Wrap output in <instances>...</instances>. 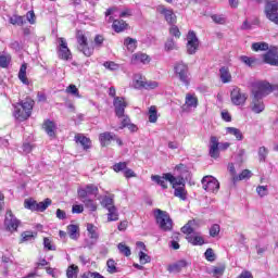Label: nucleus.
Wrapping results in <instances>:
<instances>
[{
    "mask_svg": "<svg viewBox=\"0 0 278 278\" xmlns=\"http://www.w3.org/2000/svg\"><path fill=\"white\" fill-rule=\"evenodd\" d=\"M275 90H278V85H270L268 81H258L254 84L252 89V102L250 104V109L254 114H262V112L266 110L263 98L268 97V94L275 92Z\"/></svg>",
    "mask_w": 278,
    "mask_h": 278,
    "instance_id": "nucleus-1",
    "label": "nucleus"
},
{
    "mask_svg": "<svg viewBox=\"0 0 278 278\" xmlns=\"http://www.w3.org/2000/svg\"><path fill=\"white\" fill-rule=\"evenodd\" d=\"M31 110H34V100L26 99L14 105L13 116L16 121H27L31 116Z\"/></svg>",
    "mask_w": 278,
    "mask_h": 278,
    "instance_id": "nucleus-2",
    "label": "nucleus"
},
{
    "mask_svg": "<svg viewBox=\"0 0 278 278\" xmlns=\"http://www.w3.org/2000/svg\"><path fill=\"white\" fill-rule=\"evenodd\" d=\"M197 220H189L182 228V233H187V240L193 247H203L205 244V239H203L199 233H193L195 229Z\"/></svg>",
    "mask_w": 278,
    "mask_h": 278,
    "instance_id": "nucleus-3",
    "label": "nucleus"
},
{
    "mask_svg": "<svg viewBox=\"0 0 278 278\" xmlns=\"http://www.w3.org/2000/svg\"><path fill=\"white\" fill-rule=\"evenodd\" d=\"M151 179L152 181H155L157 186H161L163 190H166L168 188V185H166V181H169L173 188H176V186H184V178L175 177L170 173L163 174V176L152 175Z\"/></svg>",
    "mask_w": 278,
    "mask_h": 278,
    "instance_id": "nucleus-4",
    "label": "nucleus"
},
{
    "mask_svg": "<svg viewBox=\"0 0 278 278\" xmlns=\"http://www.w3.org/2000/svg\"><path fill=\"white\" fill-rule=\"evenodd\" d=\"M174 72L176 77H178L179 81L181 84H185L186 86H190V67H188V64L184 62H177L174 65Z\"/></svg>",
    "mask_w": 278,
    "mask_h": 278,
    "instance_id": "nucleus-5",
    "label": "nucleus"
},
{
    "mask_svg": "<svg viewBox=\"0 0 278 278\" xmlns=\"http://www.w3.org/2000/svg\"><path fill=\"white\" fill-rule=\"evenodd\" d=\"M154 216L160 229L163 231H170L173 229V219H170V215L166 211L157 208L154 211Z\"/></svg>",
    "mask_w": 278,
    "mask_h": 278,
    "instance_id": "nucleus-6",
    "label": "nucleus"
},
{
    "mask_svg": "<svg viewBox=\"0 0 278 278\" xmlns=\"http://www.w3.org/2000/svg\"><path fill=\"white\" fill-rule=\"evenodd\" d=\"M76 40H77V49L80 53H84L86 58H90L94 53V48L88 45V37L84 34V31L78 30L76 33Z\"/></svg>",
    "mask_w": 278,
    "mask_h": 278,
    "instance_id": "nucleus-7",
    "label": "nucleus"
},
{
    "mask_svg": "<svg viewBox=\"0 0 278 278\" xmlns=\"http://www.w3.org/2000/svg\"><path fill=\"white\" fill-rule=\"evenodd\" d=\"M264 14L270 23L278 26V1L268 0L265 3Z\"/></svg>",
    "mask_w": 278,
    "mask_h": 278,
    "instance_id": "nucleus-8",
    "label": "nucleus"
},
{
    "mask_svg": "<svg viewBox=\"0 0 278 278\" xmlns=\"http://www.w3.org/2000/svg\"><path fill=\"white\" fill-rule=\"evenodd\" d=\"M159 86L160 83L155 80H148L141 74H136L134 77V88H137L138 90L141 88H144L146 90H155V88H159Z\"/></svg>",
    "mask_w": 278,
    "mask_h": 278,
    "instance_id": "nucleus-9",
    "label": "nucleus"
},
{
    "mask_svg": "<svg viewBox=\"0 0 278 278\" xmlns=\"http://www.w3.org/2000/svg\"><path fill=\"white\" fill-rule=\"evenodd\" d=\"M49 205H51V199L49 198L39 203L34 199H26L24 201V207L30 210V212H45Z\"/></svg>",
    "mask_w": 278,
    "mask_h": 278,
    "instance_id": "nucleus-10",
    "label": "nucleus"
},
{
    "mask_svg": "<svg viewBox=\"0 0 278 278\" xmlns=\"http://www.w3.org/2000/svg\"><path fill=\"white\" fill-rule=\"evenodd\" d=\"M202 188L205 192L216 193L220 190V182L214 176H204L202 178Z\"/></svg>",
    "mask_w": 278,
    "mask_h": 278,
    "instance_id": "nucleus-11",
    "label": "nucleus"
},
{
    "mask_svg": "<svg viewBox=\"0 0 278 278\" xmlns=\"http://www.w3.org/2000/svg\"><path fill=\"white\" fill-rule=\"evenodd\" d=\"M199 51V38L194 30H190L187 35V53L194 55Z\"/></svg>",
    "mask_w": 278,
    "mask_h": 278,
    "instance_id": "nucleus-12",
    "label": "nucleus"
},
{
    "mask_svg": "<svg viewBox=\"0 0 278 278\" xmlns=\"http://www.w3.org/2000/svg\"><path fill=\"white\" fill-rule=\"evenodd\" d=\"M156 12L164 16L166 23L169 25H175V23H177V15H175L173 9L166 8L164 4H160L156 7Z\"/></svg>",
    "mask_w": 278,
    "mask_h": 278,
    "instance_id": "nucleus-13",
    "label": "nucleus"
},
{
    "mask_svg": "<svg viewBox=\"0 0 278 278\" xmlns=\"http://www.w3.org/2000/svg\"><path fill=\"white\" fill-rule=\"evenodd\" d=\"M263 60L265 64L270 66H278V47L270 46L265 54H263Z\"/></svg>",
    "mask_w": 278,
    "mask_h": 278,
    "instance_id": "nucleus-14",
    "label": "nucleus"
},
{
    "mask_svg": "<svg viewBox=\"0 0 278 278\" xmlns=\"http://www.w3.org/2000/svg\"><path fill=\"white\" fill-rule=\"evenodd\" d=\"M59 58L61 60H71L73 54L71 53V49H68V43H66V39L59 38V50H58Z\"/></svg>",
    "mask_w": 278,
    "mask_h": 278,
    "instance_id": "nucleus-15",
    "label": "nucleus"
},
{
    "mask_svg": "<svg viewBox=\"0 0 278 278\" xmlns=\"http://www.w3.org/2000/svg\"><path fill=\"white\" fill-rule=\"evenodd\" d=\"M230 99L233 105H244V103H247L248 96L247 93L242 92L240 88L236 87L230 93Z\"/></svg>",
    "mask_w": 278,
    "mask_h": 278,
    "instance_id": "nucleus-16",
    "label": "nucleus"
},
{
    "mask_svg": "<svg viewBox=\"0 0 278 278\" xmlns=\"http://www.w3.org/2000/svg\"><path fill=\"white\" fill-rule=\"evenodd\" d=\"M220 142L218 141L216 136H212L210 138V144H208V155L213 157V160H218L220 157Z\"/></svg>",
    "mask_w": 278,
    "mask_h": 278,
    "instance_id": "nucleus-17",
    "label": "nucleus"
},
{
    "mask_svg": "<svg viewBox=\"0 0 278 278\" xmlns=\"http://www.w3.org/2000/svg\"><path fill=\"white\" fill-rule=\"evenodd\" d=\"M4 225L9 229V231H16L18 229L20 222L14 217L12 211H8L4 219Z\"/></svg>",
    "mask_w": 278,
    "mask_h": 278,
    "instance_id": "nucleus-18",
    "label": "nucleus"
},
{
    "mask_svg": "<svg viewBox=\"0 0 278 278\" xmlns=\"http://www.w3.org/2000/svg\"><path fill=\"white\" fill-rule=\"evenodd\" d=\"M131 64H149L151 62V56L143 52H137L131 55L130 60Z\"/></svg>",
    "mask_w": 278,
    "mask_h": 278,
    "instance_id": "nucleus-19",
    "label": "nucleus"
},
{
    "mask_svg": "<svg viewBox=\"0 0 278 278\" xmlns=\"http://www.w3.org/2000/svg\"><path fill=\"white\" fill-rule=\"evenodd\" d=\"M113 105L115 108L116 116H123V114H125V108H127V102L125 101V98L116 97Z\"/></svg>",
    "mask_w": 278,
    "mask_h": 278,
    "instance_id": "nucleus-20",
    "label": "nucleus"
},
{
    "mask_svg": "<svg viewBox=\"0 0 278 278\" xmlns=\"http://www.w3.org/2000/svg\"><path fill=\"white\" fill-rule=\"evenodd\" d=\"M174 195L180 199L181 201H186L188 199V191H186V180L182 178V185H177L174 188Z\"/></svg>",
    "mask_w": 278,
    "mask_h": 278,
    "instance_id": "nucleus-21",
    "label": "nucleus"
},
{
    "mask_svg": "<svg viewBox=\"0 0 278 278\" xmlns=\"http://www.w3.org/2000/svg\"><path fill=\"white\" fill-rule=\"evenodd\" d=\"M99 140L101 143V147H108L112 140H116V135L112 132H102L99 135Z\"/></svg>",
    "mask_w": 278,
    "mask_h": 278,
    "instance_id": "nucleus-22",
    "label": "nucleus"
},
{
    "mask_svg": "<svg viewBox=\"0 0 278 278\" xmlns=\"http://www.w3.org/2000/svg\"><path fill=\"white\" fill-rule=\"evenodd\" d=\"M117 118H119L122 125L119 129H125V127H128V129H130L131 131H136L138 129L136 125L131 124V119H129V116L123 114L122 116H117Z\"/></svg>",
    "mask_w": 278,
    "mask_h": 278,
    "instance_id": "nucleus-23",
    "label": "nucleus"
},
{
    "mask_svg": "<svg viewBox=\"0 0 278 278\" xmlns=\"http://www.w3.org/2000/svg\"><path fill=\"white\" fill-rule=\"evenodd\" d=\"M42 127L50 138H55V130L58 129V127L55 126L54 122L48 119L43 123Z\"/></svg>",
    "mask_w": 278,
    "mask_h": 278,
    "instance_id": "nucleus-24",
    "label": "nucleus"
},
{
    "mask_svg": "<svg viewBox=\"0 0 278 278\" xmlns=\"http://www.w3.org/2000/svg\"><path fill=\"white\" fill-rule=\"evenodd\" d=\"M18 79L25 86H29V78H27V63H23L21 65V68H20V72H18Z\"/></svg>",
    "mask_w": 278,
    "mask_h": 278,
    "instance_id": "nucleus-25",
    "label": "nucleus"
},
{
    "mask_svg": "<svg viewBox=\"0 0 278 278\" xmlns=\"http://www.w3.org/2000/svg\"><path fill=\"white\" fill-rule=\"evenodd\" d=\"M219 77L223 84H231V72H229V67L219 68Z\"/></svg>",
    "mask_w": 278,
    "mask_h": 278,
    "instance_id": "nucleus-26",
    "label": "nucleus"
},
{
    "mask_svg": "<svg viewBox=\"0 0 278 278\" xmlns=\"http://www.w3.org/2000/svg\"><path fill=\"white\" fill-rule=\"evenodd\" d=\"M75 141L79 144H81V147L85 149V150H88L90 149V147L92 146V141H90L89 138H87L86 136L84 135H76L75 136Z\"/></svg>",
    "mask_w": 278,
    "mask_h": 278,
    "instance_id": "nucleus-27",
    "label": "nucleus"
},
{
    "mask_svg": "<svg viewBox=\"0 0 278 278\" xmlns=\"http://www.w3.org/2000/svg\"><path fill=\"white\" fill-rule=\"evenodd\" d=\"M12 62V55L5 51L0 52V68H8Z\"/></svg>",
    "mask_w": 278,
    "mask_h": 278,
    "instance_id": "nucleus-28",
    "label": "nucleus"
},
{
    "mask_svg": "<svg viewBox=\"0 0 278 278\" xmlns=\"http://www.w3.org/2000/svg\"><path fill=\"white\" fill-rule=\"evenodd\" d=\"M87 231L89 233V238L97 242L99 240V228L93 224H87Z\"/></svg>",
    "mask_w": 278,
    "mask_h": 278,
    "instance_id": "nucleus-29",
    "label": "nucleus"
},
{
    "mask_svg": "<svg viewBox=\"0 0 278 278\" xmlns=\"http://www.w3.org/2000/svg\"><path fill=\"white\" fill-rule=\"evenodd\" d=\"M186 266H188V262H186L185 260H181L173 265H169L168 270L169 273H179L181 268H186Z\"/></svg>",
    "mask_w": 278,
    "mask_h": 278,
    "instance_id": "nucleus-30",
    "label": "nucleus"
},
{
    "mask_svg": "<svg viewBox=\"0 0 278 278\" xmlns=\"http://www.w3.org/2000/svg\"><path fill=\"white\" fill-rule=\"evenodd\" d=\"M101 205L105 210H110L112 207H116L114 205V195H104L101 200Z\"/></svg>",
    "mask_w": 278,
    "mask_h": 278,
    "instance_id": "nucleus-31",
    "label": "nucleus"
},
{
    "mask_svg": "<svg viewBox=\"0 0 278 278\" xmlns=\"http://www.w3.org/2000/svg\"><path fill=\"white\" fill-rule=\"evenodd\" d=\"M67 233L72 240H77V238H79V226L73 224L68 225Z\"/></svg>",
    "mask_w": 278,
    "mask_h": 278,
    "instance_id": "nucleus-32",
    "label": "nucleus"
},
{
    "mask_svg": "<svg viewBox=\"0 0 278 278\" xmlns=\"http://www.w3.org/2000/svg\"><path fill=\"white\" fill-rule=\"evenodd\" d=\"M112 27L114 31L121 34V31H125V29H127V23H125L123 20H115L113 21Z\"/></svg>",
    "mask_w": 278,
    "mask_h": 278,
    "instance_id": "nucleus-33",
    "label": "nucleus"
},
{
    "mask_svg": "<svg viewBox=\"0 0 278 278\" xmlns=\"http://www.w3.org/2000/svg\"><path fill=\"white\" fill-rule=\"evenodd\" d=\"M124 45L125 47L128 49V51H130L131 53H134V51H136L137 47H138V41L131 37H127L124 40Z\"/></svg>",
    "mask_w": 278,
    "mask_h": 278,
    "instance_id": "nucleus-34",
    "label": "nucleus"
},
{
    "mask_svg": "<svg viewBox=\"0 0 278 278\" xmlns=\"http://www.w3.org/2000/svg\"><path fill=\"white\" fill-rule=\"evenodd\" d=\"M108 210V222L112 223V222H116L118 220V208H116V206H113L111 208H106Z\"/></svg>",
    "mask_w": 278,
    "mask_h": 278,
    "instance_id": "nucleus-35",
    "label": "nucleus"
},
{
    "mask_svg": "<svg viewBox=\"0 0 278 278\" xmlns=\"http://www.w3.org/2000/svg\"><path fill=\"white\" fill-rule=\"evenodd\" d=\"M251 170L249 169H244L241 172V174L239 176H233L232 177V182L236 184L237 181H242L244 179H251Z\"/></svg>",
    "mask_w": 278,
    "mask_h": 278,
    "instance_id": "nucleus-36",
    "label": "nucleus"
},
{
    "mask_svg": "<svg viewBox=\"0 0 278 278\" xmlns=\"http://www.w3.org/2000/svg\"><path fill=\"white\" fill-rule=\"evenodd\" d=\"M227 134H230V136H235L237 140H243L244 136L242 135V131L236 127H227L226 128Z\"/></svg>",
    "mask_w": 278,
    "mask_h": 278,
    "instance_id": "nucleus-37",
    "label": "nucleus"
},
{
    "mask_svg": "<svg viewBox=\"0 0 278 278\" xmlns=\"http://www.w3.org/2000/svg\"><path fill=\"white\" fill-rule=\"evenodd\" d=\"M186 105H188V108H197V105H199V100L194 97V94L187 93Z\"/></svg>",
    "mask_w": 278,
    "mask_h": 278,
    "instance_id": "nucleus-38",
    "label": "nucleus"
},
{
    "mask_svg": "<svg viewBox=\"0 0 278 278\" xmlns=\"http://www.w3.org/2000/svg\"><path fill=\"white\" fill-rule=\"evenodd\" d=\"M66 94H71L72 97H76V99H81V94H79V89L75 85H70L65 89Z\"/></svg>",
    "mask_w": 278,
    "mask_h": 278,
    "instance_id": "nucleus-39",
    "label": "nucleus"
},
{
    "mask_svg": "<svg viewBox=\"0 0 278 278\" xmlns=\"http://www.w3.org/2000/svg\"><path fill=\"white\" fill-rule=\"evenodd\" d=\"M270 47L266 42L252 43V51H268Z\"/></svg>",
    "mask_w": 278,
    "mask_h": 278,
    "instance_id": "nucleus-40",
    "label": "nucleus"
},
{
    "mask_svg": "<svg viewBox=\"0 0 278 278\" xmlns=\"http://www.w3.org/2000/svg\"><path fill=\"white\" fill-rule=\"evenodd\" d=\"M148 116L149 123H157V108L154 105L150 106Z\"/></svg>",
    "mask_w": 278,
    "mask_h": 278,
    "instance_id": "nucleus-41",
    "label": "nucleus"
},
{
    "mask_svg": "<svg viewBox=\"0 0 278 278\" xmlns=\"http://www.w3.org/2000/svg\"><path fill=\"white\" fill-rule=\"evenodd\" d=\"M77 275H79V267L71 265L66 270L67 278H77Z\"/></svg>",
    "mask_w": 278,
    "mask_h": 278,
    "instance_id": "nucleus-42",
    "label": "nucleus"
},
{
    "mask_svg": "<svg viewBox=\"0 0 278 278\" xmlns=\"http://www.w3.org/2000/svg\"><path fill=\"white\" fill-rule=\"evenodd\" d=\"M117 249L122 255H125V257H129V255H131V249L125 243H118Z\"/></svg>",
    "mask_w": 278,
    "mask_h": 278,
    "instance_id": "nucleus-43",
    "label": "nucleus"
},
{
    "mask_svg": "<svg viewBox=\"0 0 278 278\" xmlns=\"http://www.w3.org/2000/svg\"><path fill=\"white\" fill-rule=\"evenodd\" d=\"M240 60L247 66H255V64L257 63V59L251 58V56H247V55L240 56Z\"/></svg>",
    "mask_w": 278,
    "mask_h": 278,
    "instance_id": "nucleus-44",
    "label": "nucleus"
},
{
    "mask_svg": "<svg viewBox=\"0 0 278 278\" xmlns=\"http://www.w3.org/2000/svg\"><path fill=\"white\" fill-rule=\"evenodd\" d=\"M106 266H108V273H110V275H114V273H118V269L116 268V261L110 258L106 262Z\"/></svg>",
    "mask_w": 278,
    "mask_h": 278,
    "instance_id": "nucleus-45",
    "label": "nucleus"
},
{
    "mask_svg": "<svg viewBox=\"0 0 278 278\" xmlns=\"http://www.w3.org/2000/svg\"><path fill=\"white\" fill-rule=\"evenodd\" d=\"M213 23L217 25H225L227 23V18L224 15L214 14L211 16Z\"/></svg>",
    "mask_w": 278,
    "mask_h": 278,
    "instance_id": "nucleus-46",
    "label": "nucleus"
},
{
    "mask_svg": "<svg viewBox=\"0 0 278 278\" xmlns=\"http://www.w3.org/2000/svg\"><path fill=\"white\" fill-rule=\"evenodd\" d=\"M34 240H36V235L31 231H25L22 233V242H31Z\"/></svg>",
    "mask_w": 278,
    "mask_h": 278,
    "instance_id": "nucleus-47",
    "label": "nucleus"
},
{
    "mask_svg": "<svg viewBox=\"0 0 278 278\" xmlns=\"http://www.w3.org/2000/svg\"><path fill=\"white\" fill-rule=\"evenodd\" d=\"M205 260L207 262H216V254L214 253V250L212 248H208L204 253Z\"/></svg>",
    "mask_w": 278,
    "mask_h": 278,
    "instance_id": "nucleus-48",
    "label": "nucleus"
},
{
    "mask_svg": "<svg viewBox=\"0 0 278 278\" xmlns=\"http://www.w3.org/2000/svg\"><path fill=\"white\" fill-rule=\"evenodd\" d=\"M103 42H105V37H103V35H96V37L93 38L94 47L101 49V47H103Z\"/></svg>",
    "mask_w": 278,
    "mask_h": 278,
    "instance_id": "nucleus-49",
    "label": "nucleus"
},
{
    "mask_svg": "<svg viewBox=\"0 0 278 278\" xmlns=\"http://www.w3.org/2000/svg\"><path fill=\"white\" fill-rule=\"evenodd\" d=\"M83 203H85V206L88 207V210H90L91 212H96L97 203H94V201L87 198V199L83 200Z\"/></svg>",
    "mask_w": 278,
    "mask_h": 278,
    "instance_id": "nucleus-50",
    "label": "nucleus"
},
{
    "mask_svg": "<svg viewBox=\"0 0 278 278\" xmlns=\"http://www.w3.org/2000/svg\"><path fill=\"white\" fill-rule=\"evenodd\" d=\"M103 66H105L109 71H118L121 68V65L116 64L113 61L104 62Z\"/></svg>",
    "mask_w": 278,
    "mask_h": 278,
    "instance_id": "nucleus-51",
    "label": "nucleus"
},
{
    "mask_svg": "<svg viewBox=\"0 0 278 278\" xmlns=\"http://www.w3.org/2000/svg\"><path fill=\"white\" fill-rule=\"evenodd\" d=\"M268 155V149L266 147H261L258 149L260 162H266V156Z\"/></svg>",
    "mask_w": 278,
    "mask_h": 278,
    "instance_id": "nucleus-52",
    "label": "nucleus"
},
{
    "mask_svg": "<svg viewBox=\"0 0 278 278\" xmlns=\"http://www.w3.org/2000/svg\"><path fill=\"white\" fill-rule=\"evenodd\" d=\"M9 22L11 23V25H23V16H18V15H13L9 18Z\"/></svg>",
    "mask_w": 278,
    "mask_h": 278,
    "instance_id": "nucleus-53",
    "label": "nucleus"
},
{
    "mask_svg": "<svg viewBox=\"0 0 278 278\" xmlns=\"http://www.w3.org/2000/svg\"><path fill=\"white\" fill-rule=\"evenodd\" d=\"M225 274V266H217L213 268V275L216 278L223 277V275Z\"/></svg>",
    "mask_w": 278,
    "mask_h": 278,
    "instance_id": "nucleus-54",
    "label": "nucleus"
},
{
    "mask_svg": "<svg viewBox=\"0 0 278 278\" xmlns=\"http://www.w3.org/2000/svg\"><path fill=\"white\" fill-rule=\"evenodd\" d=\"M220 233V226L217 224H214L210 229V237L216 238Z\"/></svg>",
    "mask_w": 278,
    "mask_h": 278,
    "instance_id": "nucleus-55",
    "label": "nucleus"
},
{
    "mask_svg": "<svg viewBox=\"0 0 278 278\" xmlns=\"http://www.w3.org/2000/svg\"><path fill=\"white\" fill-rule=\"evenodd\" d=\"M127 168V162H119L113 165V170L115 173H121V170H125Z\"/></svg>",
    "mask_w": 278,
    "mask_h": 278,
    "instance_id": "nucleus-56",
    "label": "nucleus"
},
{
    "mask_svg": "<svg viewBox=\"0 0 278 278\" xmlns=\"http://www.w3.org/2000/svg\"><path fill=\"white\" fill-rule=\"evenodd\" d=\"M139 260H140V264H149V262H151V256H149L147 253L140 251Z\"/></svg>",
    "mask_w": 278,
    "mask_h": 278,
    "instance_id": "nucleus-57",
    "label": "nucleus"
},
{
    "mask_svg": "<svg viewBox=\"0 0 278 278\" xmlns=\"http://www.w3.org/2000/svg\"><path fill=\"white\" fill-rule=\"evenodd\" d=\"M256 192L261 197H266L268 194V187L267 186H258L256 188Z\"/></svg>",
    "mask_w": 278,
    "mask_h": 278,
    "instance_id": "nucleus-58",
    "label": "nucleus"
},
{
    "mask_svg": "<svg viewBox=\"0 0 278 278\" xmlns=\"http://www.w3.org/2000/svg\"><path fill=\"white\" fill-rule=\"evenodd\" d=\"M169 34L172 36H175V38H180L181 37V31H179V27H177L176 25H173L169 28Z\"/></svg>",
    "mask_w": 278,
    "mask_h": 278,
    "instance_id": "nucleus-59",
    "label": "nucleus"
},
{
    "mask_svg": "<svg viewBox=\"0 0 278 278\" xmlns=\"http://www.w3.org/2000/svg\"><path fill=\"white\" fill-rule=\"evenodd\" d=\"M85 190H87V194H98L99 192V188H97V186L94 185H88Z\"/></svg>",
    "mask_w": 278,
    "mask_h": 278,
    "instance_id": "nucleus-60",
    "label": "nucleus"
},
{
    "mask_svg": "<svg viewBox=\"0 0 278 278\" xmlns=\"http://www.w3.org/2000/svg\"><path fill=\"white\" fill-rule=\"evenodd\" d=\"M165 49L166 51H173V49H177V46L175 45V41L173 39H168L165 42Z\"/></svg>",
    "mask_w": 278,
    "mask_h": 278,
    "instance_id": "nucleus-61",
    "label": "nucleus"
},
{
    "mask_svg": "<svg viewBox=\"0 0 278 278\" xmlns=\"http://www.w3.org/2000/svg\"><path fill=\"white\" fill-rule=\"evenodd\" d=\"M26 18L28 23H30V25H34V23H36V14L34 13V11H28L26 14Z\"/></svg>",
    "mask_w": 278,
    "mask_h": 278,
    "instance_id": "nucleus-62",
    "label": "nucleus"
},
{
    "mask_svg": "<svg viewBox=\"0 0 278 278\" xmlns=\"http://www.w3.org/2000/svg\"><path fill=\"white\" fill-rule=\"evenodd\" d=\"M43 245H45V249H48V251H55V247L51 244V241L49 240V238L43 239Z\"/></svg>",
    "mask_w": 278,
    "mask_h": 278,
    "instance_id": "nucleus-63",
    "label": "nucleus"
},
{
    "mask_svg": "<svg viewBox=\"0 0 278 278\" xmlns=\"http://www.w3.org/2000/svg\"><path fill=\"white\" fill-rule=\"evenodd\" d=\"M89 194L88 191L86 189H79L78 190V198L80 199V201H84L86 199H88Z\"/></svg>",
    "mask_w": 278,
    "mask_h": 278,
    "instance_id": "nucleus-64",
    "label": "nucleus"
}]
</instances>
